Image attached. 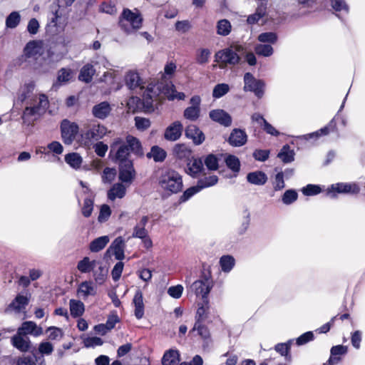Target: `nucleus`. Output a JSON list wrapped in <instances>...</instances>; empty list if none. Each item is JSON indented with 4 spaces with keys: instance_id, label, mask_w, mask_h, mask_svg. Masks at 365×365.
<instances>
[{
    "instance_id": "nucleus-4",
    "label": "nucleus",
    "mask_w": 365,
    "mask_h": 365,
    "mask_svg": "<svg viewBox=\"0 0 365 365\" xmlns=\"http://www.w3.org/2000/svg\"><path fill=\"white\" fill-rule=\"evenodd\" d=\"M244 50L245 48L242 45H235L234 48H223L215 53V61L225 65L235 66L241 61V58L237 53H242Z\"/></svg>"
},
{
    "instance_id": "nucleus-11",
    "label": "nucleus",
    "mask_w": 365,
    "mask_h": 365,
    "mask_svg": "<svg viewBox=\"0 0 365 365\" xmlns=\"http://www.w3.org/2000/svg\"><path fill=\"white\" fill-rule=\"evenodd\" d=\"M213 287L212 279L205 277L203 279H199L194 282L191 285V289L195 292L197 296L201 295L203 302L208 304L207 296Z\"/></svg>"
},
{
    "instance_id": "nucleus-3",
    "label": "nucleus",
    "mask_w": 365,
    "mask_h": 365,
    "mask_svg": "<svg viewBox=\"0 0 365 365\" xmlns=\"http://www.w3.org/2000/svg\"><path fill=\"white\" fill-rule=\"evenodd\" d=\"M159 185L162 189L170 194L178 193L183 187L182 176L174 170H168L161 174Z\"/></svg>"
},
{
    "instance_id": "nucleus-10",
    "label": "nucleus",
    "mask_w": 365,
    "mask_h": 365,
    "mask_svg": "<svg viewBox=\"0 0 365 365\" xmlns=\"http://www.w3.org/2000/svg\"><path fill=\"white\" fill-rule=\"evenodd\" d=\"M61 137L66 145H71L79 132L77 123L63 119L61 123Z\"/></svg>"
},
{
    "instance_id": "nucleus-27",
    "label": "nucleus",
    "mask_w": 365,
    "mask_h": 365,
    "mask_svg": "<svg viewBox=\"0 0 365 365\" xmlns=\"http://www.w3.org/2000/svg\"><path fill=\"white\" fill-rule=\"evenodd\" d=\"M246 179L252 185L261 186L267 182L268 178L263 171L257 170L249 173L246 176Z\"/></svg>"
},
{
    "instance_id": "nucleus-32",
    "label": "nucleus",
    "mask_w": 365,
    "mask_h": 365,
    "mask_svg": "<svg viewBox=\"0 0 365 365\" xmlns=\"http://www.w3.org/2000/svg\"><path fill=\"white\" fill-rule=\"evenodd\" d=\"M133 303L135 306V317L138 319H142L144 316V304L143 293L140 290L136 291L133 299Z\"/></svg>"
},
{
    "instance_id": "nucleus-21",
    "label": "nucleus",
    "mask_w": 365,
    "mask_h": 365,
    "mask_svg": "<svg viewBox=\"0 0 365 365\" xmlns=\"http://www.w3.org/2000/svg\"><path fill=\"white\" fill-rule=\"evenodd\" d=\"M11 344L21 352H26L31 349L29 339L16 333L11 339Z\"/></svg>"
},
{
    "instance_id": "nucleus-44",
    "label": "nucleus",
    "mask_w": 365,
    "mask_h": 365,
    "mask_svg": "<svg viewBox=\"0 0 365 365\" xmlns=\"http://www.w3.org/2000/svg\"><path fill=\"white\" fill-rule=\"evenodd\" d=\"M225 163L227 168L230 169L234 173H239L240 170V159L232 154H229L225 158Z\"/></svg>"
},
{
    "instance_id": "nucleus-1",
    "label": "nucleus",
    "mask_w": 365,
    "mask_h": 365,
    "mask_svg": "<svg viewBox=\"0 0 365 365\" xmlns=\"http://www.w3.org/2000/svg\"><path fill=\"white\" fill-rule=\"evenodd\" d=\"M131 154L137 158L144 155L143 148L138 138L128 135L125 139L118 137L113 140L109 155L113 156V161L118 165V178L124 183L130 184L136 175Z\"/></svg>"
},
{
    "instance_id": "nucleus-33",
    "label": "nucleus",
    "mask_w": 365,
    "mask_h": 365,
    "mask_svg": "<svg viewBox=\"0 0 365 365\" xmlns=\"http://www.w3.org/2000/svg\"><path fill=\"white\" fill-rule=\"evenodd\" d=\"M73 72L71 69L62 68L58 71L56 81L53 84V88H58L63 84L70 81L72 78Z\"/></svg>"
},
{
    "instance_id": "nucleus-48",
    "label": "nucleus",
    "mask_w": 365,
    "mask_h": 365,
    "mask_svg": "<svg viewBox=\"0 0 365 365\" xmlns=\"http://www.w3.org/2000/svg\"><path fill=\"white\" fill-rule=\"evenodd\" d=\"M272 184L274 191H280L285 187L284 173L279 171L272 178Z\"/></svg>"
},
{
    "instance_id": "nucleus-2",
    "label": "nucleus",
    "mask_w": 365,
    "mask_h": 365,
    "mask_svg": "<svg viewBox=\"0 0 365 365\" xmlns=\"http://www.w3.org/2000/svg\"><path fill=\"white\" fill-rule=\"evenodd\" d=\"M49 101L48 96L44 93L38 95V100L34 103H26L23 111L22 119L24 123H31L38 117L43 115L48 108Z\"/></svg>"
},
{
    "instance_id": "nucleus-57",
    "label": "nucleus",
    "mask_w": 365,
    "mask_h": 365,
    "mask_svg": "<svg viewBox=\"0 0 365 365\" xmlns=\"http://www.w3.org/2000/svg\"><path fill=\"white\" fill-rule=\"evenodd\" d=\"M201 191L198 185L192 186L185 190L182 195L180 196L179 201L180 203L185 202L189 200L192 196Z\"/></svg>"
},
{
    "instance_id": "nucleus-29",
    "label": "nucleus",
    "mask_w": 365,
    "mask_h": 365,
    "mask_svg": "<svg viewBox=\"0 0 365 365\" xmlns=\"http://www.w3.org/2000/svg\"><path fill=\"white\" fill-rule=\"evenodd\" d=\"M180 361V354L178 350L170 349L165 351L162 359V365H177Z\"/></svg>"
},
{
    "instance_id": "nucleus-19",
    "label": "nucleus",
    "mask_w": 365,
    "mask_h": 365,
    "mask_svg": "<svg viewBox=\"0 0 365 365\" xmlns=\"http://www.w3.org/2000/svg\"><path fill=\"white\" fill-rule=\"evenodd\" d=\"M125 247V242L124 239L122 237H116L109 248L107 250L106 252H109L110 250L113 251L115 258L117 260H123L125 258L124 255V249Z\"/></svg>"
},
{
    "instance_id": "nucleus-52",
    "label": "nucleus",
    "mask_w": 365,
    "mask_h": 365,
    "mask_svg": "<svg viewBox=\"0 0 365 365\" xmlns=\"http://www.w3.org/2000/svg\"><path fill=\"white\" fill-rule=\"evenodd\" d=\"M298 198V193L294 189L287 190L282 195V202L286 205L294 203Z\"/></svg>"
},
{
    "instance_id": "nucleus-20",
    "label": "nucleus",
    "mask_w": 365,
    "mask_h": 365,
    "mask_svg": "<svg viewBox=\"0 0 365 365\" xmlns=\"http://www.w3.org/2000/svg\"><path fill=\"white\" fill-rule=\"evenodd\" d=\"M331 8L335 12L336 16L341 21H344L345 16L349 12V6L345 0H330Z\"/></svg>"
},
{
    "instance_id": "nucleus-46",
    "label": "nucleus",
    "mask_w": 365,
    "mask_h": 365,
    "mask_svg": "<svg viewBox=\"0 0 365 365\" xmlns=\"http://www.w3.org/2000/svg\"><path fill=\"white\" fill-rule=\"evenodd\" d=\"M218 182V178L217 175H212L210 176H205L197 180V185L201 190L204 188L212 187L216 185Z\"/></svg>"
},
{
    "instance_id": "nucleus-28",
    "label": "nucleus",
    "mask_w": 365,
    "mask_h": 365,
    "mask_svg": "<svg viewBox=\"0 0 365 365\" xmlns=\"http://www.w3.org/2000/svg\"><path fill=\"white\" fill-rule=\"evenodd\" d=\"M126 194V187L121 182L113 184L108 190L107 197L108 200L114 201L116 198L122 199Z\"/></svg>"
},
{
    "instance_id": "nucleus-50",
    "label": "nucleus",
    "mask_w": 365,
    "mask_h": 365,
    "mask_svg": "<svg viewBox=\"0 0 365 365\" xmlns=\"http://www.w3.org/2000/svg\"><path fill=\"white\" fill-rule=\"evenodd\" d=\"M255 51L259 56L269 57L273 54L274 49L270 44L260 43L255 46Z\"/></svg>"
},
{
    "instance_id": "nucleus-30",
    "label": "nucleus",
    "mask_w": 365,
    "mask_h": 365,
    "mask_svg": "<svg viewBox=\"0 0 365 365\" xmlns=\"http://www.w3.org/2000/svg\"><path fill=\"white\" fill-rule=\"evenodd\" d=\"M17 333L26 336L27 334L38 336L41 333V329H37L36 324L31 321H27L22 323L19 327Z\"/></svg>"
},
{
    "instance_id": "nucleus-31",
    "label": "nucleus",
    "mask_w": 365,
    "mask_h": 365,
    "mask_svg": "<svg viewBox=\"0 0 365 365\" xmlns=\"http://www.w3.org/2000/svg\"><path fill=\"white\" fill-rule=\"evenodd\" d=\"M98 264L99 262L95 259L91 260L88 257H84L78 262L76 268L81 273L86 274L93 271Z\"/></svg>"
},
{
    "instance_id": "nucleus-59",
    "label": "nucleus",
    "mask_w": 365,
    "mask_h": 365,
    "mask_svg": "<svg viewBox=\"0 0 365 365\" xmlns=\"http://www.w3.org/2000/svg\"><path fill=\"white\" fill-rule=\"evenodd\" d=\"M60 18L58 15V10H56L55 11H52L48 16V24L47 28L48 31L50 32H56L57 28V21Z\"/></svg>"
},
{
    "instance_id": "nucleus-64",
    "label": "nucleus",
    "mask_w": 365,
    "mask_h": 365,
    "mask_svg": "<svg viewBox=\"0 0 365 365\" xmlns=\"http://www.w3.org/2000/svg\"><path fill=\"white\" fill-rule=\"evenodd\" d=\"M36 351V350H35ZM33 356H23L20 357L16 365H36V362H38L37 356L34 353V350H32Z\"/></svg>"
},
{
    "instance_id": "nucleus-34",
    "label": "nucleus",
    "mask_w": 365,
    "mask_h": 365,
    "mask_svg": "<svg viewBox=\"0 0 365 365\" xmlns=\"http://www.w3.org/2000/svg\"><path fill=\"white\" fill-rule=\"evenodd\" d=\"M149 217L143 216L140 222L134 227L132 237L134 238H145L148 237V232L145 229Z\"/></svg>"
},
{
    "instance_id": "nucleus-15",
    "label": "nucleus",
    "mask_w": 365,
    "mask_h": 365,
    "mask_svg": "<svg viewBox=\"0 0 365 365\" xmlns=\"http://www.w3.org/2000/svg\"><path fill=\"white\" fill-rule=\"evenodd\" d=\"M182 131V123L179 120H176L165 128L163 136L166 140L174 142L180 138Z\"/></svg>"
},
{
    "instance_id": "nucleus-63",
    "label": "nucleus",
    "mask_w": 365,
    "mask_h": 365,
    "mask_svg": "<svg viewBox=\"0 0 365 365\" xmlns=\"http://www.w3.org/2000/svg\"><path fill=\"white\" fill-rule=\"evenodd\" d=\"M93 210V200L91 198L86 197L83 201V205L82 207V215L85 217H89Z\"/></svg>"
},
{
    "instance_id": "nucleus-41",
    "label": "nucleus",
    "mask_w": 365,
    "mask_h": 365,
    "mask_svg": "<svg viewBox=\"0 0 365 365\" xmlns=\"http://www.w3.org/2000/svg\"><path fill=\"white\" fill-rule=\"evenodd\" d=\"M65 162L73 169H78L83 162L82 157L78 153H70L65 155Z\"/></svg>"
},
{
    "instance_id": "nucleus-49",
    "label": "nucleus",
    "mask_w": 365,
    "mask_h": 365,
    "mask_svg": "<svg viewBox=\"0 0 365 365\" xmlns=\"http://www.w3.org/2000/svg\"><path fill=\"white\" fill-rule=\"evenodd\" d=\"M38 42L31 41L26 44L24 48V54L26 58L34 57L38 53Z\"/></svg>"
},
{
    "instance_id": "nucleus-23",
    "label": "nucleus",
    "mask_w": 365,
    "mask_h": 365,
    "mask_svg": "<svg viewBox=\"0 0 365 365\" xmlns=\"http://www.w3.org/2000/svg\"><path fill=\"white\" fill-rule=\"evenodd\" d=\"M111 112V106L108 101H103L95 105L92 108L93 115L101 120L106 119Z\"/></svg>"
},
{
    "instance_id": "nucleus-54",
    "label": "nucleus",
    "mask_w": 365,
    "mask_h": 365,
    "mask_svg": "<svg viewBox=\"0 0 365 365\" xmlns=\"http://www.w3.org/2000/svg\"><path fill=\"white\" fill-rule=\"evenodd\" d=\"M230 91V86L227 83H218L217 84L212 91V97L214 98H220Z\"/></svg>"
},
{
    "instance_id": "nucleus-16",
    "label": "nucleus",
    "mask_w": 365,
    "mask_h": 365,
    "mask_svg": "<svg viewBox=\"0 0 365 365\" xmlns=\"http://www.w3.org/2000/svg\"><path fill=\"white\" fill-rule=\"evenodd\" d=\"M335 129H336V123L334 121V118H333L329 123L328 125L322 128L321 129H319L315 132H313V133H310L308 134L297 136V138H299V139L304 140H313L315 141V140H318L322 136L327 135L331 131H333Z\"/></svg>"
},
{
    "instance_id": "nucleus-17",
    "label": "nucleus",
    "mask_w": 365,
    "mask_h": 365,
    "mask_svg": "<svg viewBox=\"0 0 365 365\" xmlns=\"http://www.w3.org/2000/svg\"><path fill=\"white\" fill-rule=\"evenodd\" d=\"M122 19L120 21V24L122 26H125V21L130 24L133 29H138L142 25V18L138 14L133 13L128 9H125L122 13Z\"/></svg>"
},
{
    "instance_id": "nucleus-39",
    "label": "nucleus",
    "mask_w": 365,
    "mask_h": 365,
    "mask_svg": "<svg viewBox=\"0 0 365 365\" xmlns=\"http://www.w3.org/2000/svg\"><path fill=\"white\" fill-rule=\"evenodd\" d=\"M219 263L221 267V270L225 273H229L235 265V259L232 255H222L220 258Z\"/></svg>"
},
{
    "instance_id": "nucleus-36",
    "label": "nucleus",
    "mask_w": 365,
    "mask_h": 365,
    "mask_svg": "<svg viewBox=\"0 0 365 365\" xmlns=\"http://www.w3.org/2000/svg\"><path fill=\"white\" fill-rule=\"evenodd\" d=\"M146 157L148 159L153 158L155 163H162L165 160L167 153L158 145H153L151 147L150 151L146 154Z\"/></svg>"
},
{
    "instance_id": "nucleus-24",
    "label": "nucleus",
    "mask_w": 365,
    "mask_h": 365,
    "mask_svg": "<svg viewBox=\"0 0 365 365\" xmlns=\"http://www.w3.org/2000/svg\"><path fill=\"white\" fill-rule=\"evenodd\" d=\"M125 83L130 90L144 88L143 80L140 78L138 73L135 71H129L125 74Z\"/></svg>"
},
{
    "instance_id": "nucleus-25",
    "label": "nucleus",
    "mask_w": 365,
    "mask_h": 365,
    "mask_svg": "<svg viewBox=\"0 0 365 365\" xmlns=\"http://www.w3.org/2000/svg\"><path fill=\"white\" fill-rule=\"evenodd\" d=\"M348 348L344 345L333 346L330 350V357L327 361L329 365H336L340 361V356L344 355L347 353Z\"/></svg>"
},
{
    "instance_id": "nucleus-61",
    "label": "nucleus",
    "mask_w": 365,
    "mask_h": 365,
    "mask_svg": "<svg viewBox=\"0 0 365 365\" xmlns=\"http://www.w3.org/2000/svg\"><path fill=\"white\" fill-rule=\"evenodd\" d=\"M204 163L210 170H217L218 168V158L214 154H209L205 157Z\"/></svg>"
},
{
    "instance_id": "nucleus-53",
    "label": "nucleus",
    "mask_w": 365,
    "mask_h": 365,
    "mask_svg": "<svg viewBox=\"0 0 365 365\" xmlns=\"http://www.w3.org/2000/svg\"><path fill=\"white\" fill-rule=\"evenodd\" d=\"M21 21V16L18 11H12L6 19V26L9 29H15Z\"/></svg>"
},
{
    "instance_id": "nucleus-18",
    "label": "nucleus",
    "mask_w": 365,
    "mask_h": 365,
    "mask_svg": "<svg viewBox=\"0 0 365 365\" xmlns=\"http://www.w3.org/2000/svg\"><path fill=\"white\" fill-rule=\"evenodd\" d=\"M186 138L191 139L196 145H201L205 139L204 133L195 125H189L185 130Z\"/></svg>"
},
{
    "instance_id": "nucleus-43",
    "label": "nucleus",
    "mask_w": 365,
    "mask_h": 365,
    "mask_svg": "<svg viewBox=\"0 0 365 365\" xmlns=\"http://www.w3.org/2000/svg\"><path fill=\"white\" fill-rule=\"evenodd\" d=\"M157 89L170 101H173L175 99V93H176V90L175 86L173 83H167L165 85H159L158 86Z\"/></svg>"
},
{
    "instance_id": "nucleus-14",
    "label": "nucleus",
    "mask_w": 365,
    "mask_h": 365,
    "mask_svg": "<svg viewBox=\"0 0 365 365\" xmlns=\"http://www.w3.org/2000/svg\"><path fill=\"white\" fill-rule=\"evenodd\" d=\"M248 136L244 129L234 128L232 130L227 141L231 146L239 148L245 145Z\"/></svg>"
},
{
    "instance_id": "nucleus-47",
    "label": "nucleus",
    "mask_w": 365,
    "mask_h": 365,
    "mask_svg": "<svg viewBox=\"0 0 365 365\" xmlns=\"http://www.w3.org/2000/svg\"><path fill=\"white\" fill-rule=\"evenodd\" d=\"M197 331V334L200 336L203 339H209L210 336V331L208 328L203 324V322L195 321L193 328L190 332Z\"/></svg>"
},
{
    "instance_id": "nucleus-62",
    "label": "nucleus",
    "mask_w": 365,
    "mask_h": 365,
    "mask_svg": "<svg viewBox=\"0 0 365 365\" xmlns=\"http://www.w3.org/2000/svg\"><path fill=\"white\" fill-rule=\"evenodd\" d=\"M314 339V335L312 331H307L302 335H300L299 337H297L296 341V344L297 346H302L306 344H307L309 341H312Z\"/></svg>"
},
{
    "instance_id": "nucleus-45",
    "label": "nucleus",
    "mask_w": 365,
    "mask_h": 365,
    "mask_svg": "<svg viewBox=\"0 0 365 365\" xmlns=\"http://www.w3.org/2000/svg\"><path fill=\"white\" fill-rule=\"evenodd\" d=\"M232 30V25L227 19H221L217 23V34L218 35L226 36L229 35Z\"/></svg>"
},
{
    "instance_id": "nucleus-55",
    "label": "nucleus",
    "mask_w": 365,
    "mask_h": 365,
    "mask_svg": "<svg viewBox=\"0 0 365 365\" xmlns=\"http://www.w3.org/2000/svg\"><path fill=\"white\" fill-rule=\"evenodd\" d=\"M257 39L259 41L264 43H268L274 44L277 42L278 36L275 32H264L258 36Z\"/></svg>"
},
{
    "instance_id": "nucleus-58",
    "label": "nucleus",
    "mask_w": 365,
    "mask_h": 365,
    "mask_svg": "<svg viewBox=\"0 0 365 365\" xmlns=\"http://www.w3.org/2000/svg\"><path fill=\"white\" fill-rule=\"evenodd\" d=\"M78 292L82 293L84 297L94 295L96 292L92 285V282L89 281L82 282L78 288Z\"/></svg>"
},
{
    "instance_id": "nucleus-12",
    "label": "nucleus",
    "mask_w": 365,
    "mask_h": 365,
    "mask_svg": "<svg viewBox=\"0 0 365 365\" xmlns=\"http://www.w3.org/2000/svg\"><path fill=\"white\" fill-rule=\"evenodd\" d=\"M35 83L29 81L26 83L19 90L18 101L21 103H34L38 100V95L34 94Z\"/></svg>"
},
{
    "instance_id": "nucleus-37",
    "label": "nucleus",
    "mask_w": 365,
    "mask_h": 365,
    "mask_svg": "<svg viewBox=\"0 0 365 365\" xmlns=\"http://www.w3.org/2000/svg\"><path fill=\"white\" fill-rule=\"evenodd\" d=\"M295 153L287 144L282 146L277 154L279 158L284 163H290L294 160Z\"/></svg>"
},
{
    "instance_id": "nucleus-9",
    "label": "nucleus",
    "mask_w": 365,
    "mask_h": 365,
    "mask_svg": "<svg viewBox=\"0 0 365 365\" xmlns=\"http://www.w3.org/2000/svg\"><path fill=\"white\" fill-rule=\"evenodd\" d=\"M30 302V297L23 293H19L14 299L6 306L4 313L7 314H26V307Z\"/></svg>"
},
{
    "instance_id": "nucleus-40",
    "label": "nucleus",
    "mask_w": 365,
    "mask_h": 365,
    "mask_svg": "<svg viewBox=\"0 0 365 365\" xmlns=\"http://www.w3.org/2000/svg\"><path fill=\"white\" fill-rule=\"evenodd\" d=\"M100 265L96 269H93V277L94 278L95 282L99 284H103L107 277L108 275V269L106 266H103L102 263L99 262Z\"/></svg>"
},
{
    "instance_id": "nucleus-60",
    "label": "nucleus",
    "mask_w": 365,
    "mask_h": 365,
    "mask_svg": "<svg viewBox=\"0 0 365 365\" xmlns=\"http://www.w3.org/2000/svg\"><path fill=\"white\" fill-rule=\"evenodd\" d=\"M211 52L208 48H201L197 51L196 56V62L200 65H204L208 63Z\"/></svg>"
},
{
    "instance_id": "nucleus-22",
    "label": "nucleus",
    "mask_w": 365,
    "mask_h": 365,
    "mask_svg": "<svg viewBox=\"0 0 365 365\" xmlns=\"http://www.w3.org/2000/svg\"><path fill=\"white\" fill-rule=\"evenodd\" d=\"M205 170L202 160L200 158H192L187 164V173L196 178Z\"/></svg>"
},
{
    "instance_id": "nucleus-13",
    "label": "nucleus",
    "mask_w": 365,
    "mask_h": 365,
    "mask_svg": "<svg viewBox=\"0 0 365 365\" xmlns=\"http://www.w3.org/2000/svg\"><path fill=\"white\" fill-rule=\"evenodd\" d=\"M210 118L225 128L230 127L232 123V116L223 109H213L209 112Z\"/></svg>"
},
{
    "instance_id": "nucleus-5",
    "label": "nucleus",
    "mask_w": 365,
    "mask_h": 365,
    "mask_svg": "<svg viewBox=\"0 0 365 365\" xmlns=\"http://www.w3.org/2000/svg\"><path fill=\"white\" fill-rule=\"evenodd\" d=\"M107 133V128L100 123L86 125L81 130V138L85 145H89L93 141L102 139Z\"/></svg>"
},
{
    "instance_id": "nucleus-6",
    "label": "nucleus",
    "mask_w": 365,
    "mask_h": 365,
    "mask_svg": "<svg viewBox=\"0 0 365 365\" xmlns=\"http://www.w3.org/2000/svg\"><path fill=\"white\" fill-rule=\"evenodd\" d=\"M158 93L153 87H148L143 92V98L132 97L130 103L136 104V108L145 113H151L155 110L153 102L157 98Z\"/></svg>"
},
{
    "instance_id": "nucleus-42",
    "label": "nucleus",
    "mask_w": 365,
    "mask_h": 365,
    "mask_svg": "<svg viewBox=\"0 0 365 365\" xmlns=\"http://www.w3.org/2000/svg\"><path fill=\"white\" fill-rule=\"evenodd\" d=\"M71 315L74 317H81L84 312V304L82 302L71 299L69 302Z\"/></svg>"
},
{
    "instance_id": "nucleus-7",
    "label": "nucleus",
    "mask_w": 365,
    "mask_h": 365,
    "mask_svg": "<svg viewBox=\"0 0 365 365\" xmlns=\"http://www.w3.org/2000/svg\"><path fill=\"white\" fill-rule=\"evenodd\" d=\"M244 87L245 92H252L255 96L260 99L264 94L266 87L265 82L262 79L256 78L251 73L247 72L244 75Z\"/></svg>"
},
{
    "instance_id": "nucleus-51",
    "label": "nucleus",
    "mask_w": 365,
    "mask_h": 365,
    "mask_svg": "<svg viewBox=\"0 0 365 365\" xmlns=\"http://www.w3.org/2000/svg\"><path fill=\"white\" fill-rule=\"evenodd\" d=\"M200 115V108L188 106L184 110L183 116L190 121H196Z\"/></svg>"
},
{
    "instance_id": "nucleus-56",
    "label": "nucleus",
    "mask_w": 365,
    "mask_h": 365,
    "mask_svg": "<svg viewBox=\"0 0 365 365\" xmlns=\"http://www.w3.org/2000/svg\"><path fill=\"white\" fill-rule=\"evenodd\" d=\"M301 191L305 196H313L321 193L322 190L319 185L308 184L303 187Z\"/></svg>"
},
{
    "instance_id": "nucleus-38",
    "label": "nucleus",
    "mask_w": 365,
    "mask_h": 365,
    "mask_svg": "<svg viewBox=\"0 0 365 365\" xmlns=\"http://www.w3.org/2000/svg\"><path fill=\"white\" fill-rule=\"evenodd\" d=\"M109 237L107 235L97 237L89 244V250L92 252H98L102 250L109 242Z\"/></svg>"
},
{
    "instance_id": "nucleus-8",
    "label": "nucleus",
    "mask_w": 365,
    "mask_h": 365,
    "mask_svg": "<svg viewBox=\"0 0 365 365\" xmlns=\"http://www.w3.org/2000/svg\"><path fill=\"white\" fill-rule=\"evenodd\" d=\"M360 192V187L356 182H337L331 185L327 190V195L336 198L337 194L356 195Z\"/></svg>"
},
{
    "instance_id": "nucleus-35",
    "label": "nucleus",
    "mask_w": 365,
    "mask_h": 365,
    "mask_svg": "<svg viewBox=\"0 0 365 365\" xmlns=\"http://www.w3.org/2000/svg\"><path fill=\"white\" fill-rule=\"evenodd\" d=\"M95 73L96 70L93 64L86 63L81 68L78 75V79L81 81L88 83L91 82Z\"/></svg>"
},
{
    "instance_id": "nucleus-26",
    "label": "nucleus",
    "mask_w": 365,
    "mask_h": 365,
    "mask_svg": "<svg viewBox=\"0 0 365 365\" xmlns=\"http://www.w3.org/2000/svg\"><path fill=\"white\" fill-rule=\"evenodd\" d=\"M267 4L264 3H257L255 12L247 16V22L248 24L253 25L257 24L259 20L264 17L267 14Z\"/></svg>"
}]
</instances>
